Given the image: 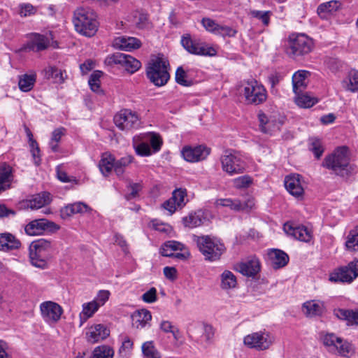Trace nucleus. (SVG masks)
I'll use <instances>...</instances> for the list:
<instances>
[{
    "mask_svg": "<svg viewBox=\"0 0 358 358\" xmlns=\"http://www.w3.org/2000/svg\"><path fill=\"white\" fill-rule=\"evenodd\" d=\"M159 327L160 329L164 333H171L173 336L176 338V333L178 332V330L172 324L170 321L162 320L159 324Z\"/></svg>",
    "mask_w": 358,
    "mask_h": 358,
    "instance_id": "nucleus-61",
    "label": "nucleus"
},
{
    "mask_svg": "<svg viewBox=\"0 0 358 358\" xmlns=\"http://www.w3.org/2000/svg\"><path fill=\"white\" fill-rule=\"evenodd\" d=\"M36 73L23 74L19 76L18 86L22 92H27L31 91L36 83Z\"/></svg>",
    "mask_w": 358,
    "mask_h": 358,
    "instance_id": "nucleus-36",
    "label": "nucleus"
},
{
    "mask_svg": "<svg viewBox=\"0 0 358 358\" xmlns=\"http://www.w3.org/2000/svg\"><path fill=\"white\" fill-rule=\"evenodd\" d=\"M141 298L145 303H152L155 302L157 299V289L155 287H151L142 295Z\"/></svg>",
    "mask_w": 358,
    "mask_h": 358,
    "instance_id": "nucleus-64",
    "label": "nucleus"
},
{
    "mask_svg": "<svg viewBox=\"0 0 358 358\" xmlns=\"http://www.w3.org/2000/svg\"><path fill=\"white\" fill-rule=\"evenodd\" d=\"M99 168L103 176H108L113 169L115 170L114 156L108 152L102 154L99 162Z\"/></svg>",
    "mask_w": 358,
    "mask_h": 358,
    "instance_id": "nucleus-32",
    "label": "nucleus"
},
{
    "mask_svg": "<svg viewBox=\"0 0 358 358\" xmlns=\"http://www.w3.org/2000/svg\"><path fill=\"white\" fill-rule=\"evenodd\" d=\"M181 43L188 52L196 55L201 41L192 40L189 36H182Z\"/></svg>",
    "mask_w": 358,
    "mask_h": 358,
    "instance_id": "nucleus-45",
    "label": "nucleus"
},
{
    "mask_svg": "<svg viewBox=\"0 0 358 358\" xmlns=\"http://www.w3.org/2000/svg\"><path fill=\"white\" fill-rule=\"evenodd\" d=\"M73 20L78 22H93L98 20V15L90 7H79L73 13Z\"/></svg>",
    "mask_w": 358,
    "mask_h": 358,
    "instance_id": "nucleus-24",
    "label": "nucleus"
},
{
    "mask_svg": "<svg viewBox=\"0 0 358 358\" xmlns=\"http://www.w3.org/2000/svg\"><path fill=\"white\" fill-rule=\"evenodd\" d=\"M134 148L136 153L141 157L150 156L153 154L150 146L147 143H137L135 138L134 139Z\"/></svg>",
    "mask_w": 358,
    "mask_h": 358,
    "instance_id": "nucleus-51",
    "label": "nucleus"
},
{
    "mask_svg": "<svg viewBox=\"0 0 358 358\" xmlns=\"http://www.w3.org/2000/svg\"><path fill=\"white\" fill-rule=\"evenodd\" d=\"M196 331L200 334L199 341L201 343L208 344L214 336V330L212 326L208 324L199 325L196 328Z\"/></svg>",
    "mask_w": 358,
    "mask_h": 358,
    "instance_id": "nucleus-41",
    "label": "nucleus"
},
{
    "mask_svg": "<svg viewBox=\"0 0 358 358\" xmlns=\"http://www.w3.org/2000/svg\"><path fill=\"white\" fill-rule=\"evenodd\" d=\"M51 248V243L41 238L33 241L29 246V258L33 266L44 268H45L46 258Z\"/></svg>",
    "mask_w": 358,
    "mask_h": 358,
    "instance_id": "nucleus-7",
    "label": "nucleus"
},
{
    "mask_svg": "<svg viewBox=\"0 0 358 358\" xmlns=\"http://www.w3.org/2000/svg\"><path fill=\"white\" fill-rule=\"evenodd\" d=\"M87 341L95 343L106 339L110 335V330L102 324H92L86 331Z\"/></svg>",
    "mask_w": 358,
    "mask_h": 358,
    "instance_id": "nucleus-18",
    "label": "nucleus"
},
{
    "mask_svg": "<svg viewBox=\"0 0 358 358\" xmlns=\"http://www.w3.org/2000/svg\"><path fill=\"white\" fill-rule=\"evenodd\" d=\"M114 350L109 345H101L96 347L90 358H113Z\"/></svg>",
    "mask_w": 358,
    "mask_h": 358,
    "instance_id": "nucleus-42",
    "label": "nucleus"
},
{
    "mask_svg": "<svg viewBox=\"0 0 358 358\" xmlns=\"http://www.w3.org/2000/svg\"><path fill=\"white\" fill-rule=\"evenodd\" d=\"M245 101L249 104L259 105L267 99V92L265 87L256 80L244 81L239 88Z\"/></svg>",
    "mask_w": 358,
    "mask_h": 358,
    "instance_id": "nucleus-4",
    "label": "nucleus"
},
{
    "mask_svg": "<svg viewBox=\"0 0 358 358\" xmlns=\"http://www.w3.org/2000/svg\"><path fill=\"white\" fill-rule=\"evenodd\" d=\"M202 25L207 31L223 37H231L236 33V29L224 24H202Z\"/></svg>",
    "mask_w": 358,
    "mask_h": 358,
    "instance_id": "nucleus-23",
    "label": "nucleus"
},
{
    "mask_svg": "<svg viewBox=\"0 0 358 358\" xmlns=\"http://www.w3.org/2000/svg\"><path fill=\"white\" fill-rule=\"evenodd\" d=\"M295 103L301 108H310L317 103V99L308 93L295 94Z\"/></svg>",
    "mask_w": 358,
    "mask_h": 358,
    "instance_id": "nucleus-40",
    "label": "nucleus"
},
{
    "mask_svg": "<svg viewBox=\"0 0 358 358\" xmlns=\"http://www.w3.org/2000/svg\"><path fill=\"white\" fill-rule=\"evenodd\" d=\"M285 187L290 194L301 199L304 194V182L301 176L297 173L290 174L285 178Z\"/></svg>",
    "mask_w": 358,
    "mask_h": 358,
    "instance_id": "nucleus-17",
    "label": "nucleus"
},
{
    "mask_svg": "<svg viewBox=\"0 0 358 358\" xmlns=\"http://www.w3.org/2000/svg\"><path fill=\"white\" fill-rule=\"evenodd\" d=\"M183 250V244L176 241H169L164 243L161 248V254L164 257H173L178 250Z\"/></svg>",
    "mask_w": 358,
    "mask_h": 358,
    "instance_id": "nucleus-39",
    "label": "nucleus"
},
{
    "mask_svg": "<svg viewBox=\"0 0 358 358\" xmlns=\"http://www.w3.org/2000/svg\"><path fill=\"white\" fill-rule=\"evenodd\" d=\"M169 62L163 55L151 58L146 67V76L157 87L165 85L170 79L168 71Z\"/></svg>",
    "mask_w": 358,
    "mask_h": 358,
    "instance_id": "nucleus-2",
    "label": "nucleus"
},
{
    "mask_svg": "<svg viewBox=\"0 0 358 358\" xmlns=\"http://www.w3.org/2000/svg\"><path fill=\"white\" fill-rule=\"evenodd\" d=\"M220 288L222 290H230L236 288L238 285L236 276L233 272L224 270L220 275Z\"/></svg>",
    "mask_w": 358,
    "mask_h": 358,
    "instance_id": "nucleus-31",
    "label": "nucleus"
},
{
    "mask_svg": "<svg viewBox=\"0 0 358 358\" xmlns=\"http://www.w3.org/2000/svg\"><path fill=\"white\" fill-rule=\"evenodd\" d=\"M20 242L11 234L4 233L0 234V250L10 251L19 248Z\"/></svg>",
    "mask_w": 358,
    "mask_h": 358,
    "instance_id": "nucleus-30",
    "label": "nucleus"
},
{
    "mask_svg": "<svg viewBox=\"0 0 358 358\" xmlns=\"http://www.w3.org/2000/svg\"><path fill=\"white\" fill-rule=\"evenodd\" d=\"M127 21L134 22H145L148 20V14L142 10L132 11L127 18Z\"/></svg>",
    "mask_w": 358,
    "mask_h": 358,
    "instance_id": "nucleus-57",
    "label": "nucleus"
},
{
    "mask_svg": "<svg viewBox=\"0 0 358 358\" xmlns=\"http://www.w3.org/2000/svg\"><path fill=\"white\" fill-rule=\"evenodd\" d=\"M273 342L272 336L264 331L250 334L243 338V343L246 347L259 351L269 348Z\"/></svg>",
    "mask_w": 358,
    "mask_h": 358,
    "instance_id": "nucleus-11",
    "label": "nucleus"
},
{
    "mask_svg": "<svg viewBox=\"0 0 358 358\" xmlns=\"http://www.w3.org/2000/svg\"><path fill=\"white\" fill-rule=\"evenodd\" d=\"M51 201L50 194L46 192L38 194L28 201V207L32 210H37L48 204Z\"/></svg>",
    "mask_w": 358,
    "mask_h": 358,
    "instance_id": "nucleus-34",
    "label": "nucleus"
},
{
    "mask_svg": "<svg viewBox=\"0 0 358 358\" xmlns=\"http://www.w3.org/2000/svg\"><path fill=\"white\" fill-rule=\"evenodd\" d=\"M323 343L330 351L337 352L342 356H348L352 352V345L334 334H326L323 338Z\"/></svg>",
    "mask_w": 358,
    "mask_h": 358,
    "instance_id": "nucleus-13",
    "label": "nucleus"
},
{
    "mask_svg": "<svg viewBox=\"0 0 358 358\" xmlns=\"http://www.w3.org/2000/svg\"><path fill=\"white\" fill-rule=\"evenodd\" d=\"M285 232L295 239L308 243L312 239V231L303 225H299L293 222H287L283 226Z\"/></svg>",
    "mask_w": 358,
    "mask_h": 358,
    "instance_id": "nucleus-16",
    "label": "nucleus"
},
{
    "mask_svg": "<svg viewBox=\"0 0 358 358\" xmlns=\"http://www.w3.org/2000/svg\"><path fill=\"white\" fill-rule=\"evenodd\" d=\"M341 6L338 1H330L320 4L317 8V14L322 20H328L329 17L334 14Z\"/></svg>",
    "mask_w": 358,
    "mask_h": 358,
    "instance_id": "nucleus-28",
    "label": "nucleus"
},
{
    "mask_svg": "<svg viewBox=\"0 0 358 358\" xmlns=\"http://www.w3.org/2000/svg\"><path fill=\"white\" fill-rule=\"evenodd\" d=\"M59 229V227L55 222L46 219H36L24 227V231L29 236H40L44 232L52 231Z\"/></svg>",
    "mask_w": 358,
    "mask_h": 358,
    "instance_id": "nucleus-12",
    "label": "nucleus"
},
{
    "mask_svg": "<svg viewBox=\"0 0 358 358\" xmlns=\"http://www.w3.org/2000/svg\"><path fill=\"white\" fill-rule=\"evenodd\" d=\"M310 73L305 70H299L292 76L293 91L295 94L303 92L308 85Z\"/></svg>",
    "mask_w": 358,
    "mask_h": 358,
    "instance_id": "nucleus-25",
    "label": "nucleus"
},
{
    "mask_svg": "<svg viewBox=\"0 0 358 358\" xmlns=\"http://www.w3.org/2000/svg\"><path fill=\"white\" fill-rule=\"evenodd\" d=\"M102 76V72L100 71H94L88 80L89 85L90 87V89L97 93V94H101L102 90L100 88V78Z\"/></svg>",
    "mask_w": 358,
    "mask_h": 358,
    "instance_id": "nucleus-49",
    "label": "nucleus"
},
{
    "mask_svg": "<svg viewBox=\"0 0 358 358\" xmlns=\"http://www.w3.org/2000/svg\"><path fill=\"white\" fill-rule=\"evenodd\" d=\"M358 277V261L351 262L347 266L335 269L329 275L332 282H352Z\"/></svg>",
    "mask_w": 358,
    "mask_h": 358,
    "instance_id": "nucleus-8",
    "label": "nucleus"
},
{
    "mask_svg": "<svg viewBox=\"0 0 358 358\" xmlns=\"http://www.w3.org/2000/svg\"><path fill=\"white\" fill-rule=\"evenodd\" d=\"M196 243L205 259L210 262L218 260L225 250L224 244L218 238L210 236L196 237Z\"/></svg>",
    "mask_w": 358,
    "mask_h": 358,
    "instance_id": "nucleus-3",
    "label": "nucleus"
},
{
    "mask_svg": "<svg viewBox=\"0 0 358 358\" xmlns=\"http://www.w3.org/2000/svg\"><path fill=\"white\" fill-rule=\"evenodd\" d=\"M268 255L274 268L284 267L289 262L288 255L282 250L278 249L271 250Z\"/></svg>",
    "mask_w": 358,
    "mask_h": 358,
    "instance_id": "nucleus-27",
    "label": "nucleus"
},
{
    "mask_svg": "<svg viewBox=\"0 0 358 358\" xmlns=\"http://www.w3.org/2000/svg\"><path fill=\"white\" fill-rule=\"evenodd\" d=\"M252 182V178L247 175L238 177L233 180L234 187L238 189L246 188L249 187Z\"/></svg>",
    "mask_w": 358,
    "mask_h": 358,
    "instance_id": "nucleus-60",
    "label": "nucleus"
},
{
    "mask_svg": "<svg viewBox=\"0 0 358 358\" xmlns=\"http://www.w3.org/2000/svg\"><path fill=\"white\" fill-rule=\"evenodd\" d=\"M196 55L214 57L217 53V48L206 43L201 42Z\"/></svg>",
    "mask_w": 358,
    "mask_h": 358,
    "instance_id": "nucleus-55",
    "label": "nucleus"
},
{
    "mask_svg": "<svg viewBox=\"0 0 358 358\" xmlns=\"http://www.w3.org/2000/svg\"><path fill=\"white\" fill-rule=\"evenodd\" d=\"M134 157L126 155L118 160L115 159V172L118 177H122L125 169L133 162Z\"/></svg>",
    "mask_w": 358,
    "mask_h": 358,
    "instance_id": "nucleus-44",
    "label": "nucleus"
},
{
    "mask_svg": "<svg viewBox=\"0 0 358 358\" xmlns=\"http://www.w3.org/2000/svg\"><path fill=\"white\" fill-rule=\"evenodd\" d=\"M345 246L348 250L358 251V226L351 230L348 235Z\"/></svg>",
    "mask_w": 358,
    "mask_h": 358,
    "instance_id": "nucleus-48",
    "label": "nucleus"
},
{
    "mask_svg": "<svg viewBox=\"0 0 358 358\" xmlns=\"http://www.w3.org/2000/svg\"><path fill=\"white\" fill-rule=\"evenodd\" d=\"M343 87L348 91L355 92L358 91V71L351 70L343 81Z\"/></svg>",
    "mask_w": 358,
    "mask_h": 358,
    "instance_id": "nucleus-38",
    "label": "nucleus"
},
{
    "mask_svg": "<svg viewBox=\"0 0 358 358\" xmlns=\"http://www.w3.org/2000/svg\"><path fill=\"white\" fill-rule=\"evenodd\" d=\"M133 347V341L128 336H125L122 342L118 352L123 358H127L131 355Z\"/></svg>",
    "mask_w": 358,
    "mask_h": 358,
    "instance_id": "nucleus-52",
    "label": "nucleus"
},
{
    "mask_svg": "<svg viewBox=\"0 0 358 358\" xmlns=\"http://www.w3.org/2000/svg\"><path fill=\"white\" fill-rule=\"evenodd\" d=\"M65 129L62 127L55 129L52 133L51 139L49 145L52 152L58 150V143L60 141L62 137L64 135Z\"/></svg>",
    "mask_w": 358,
    "mask_h": 358,
    "instance_id": "nucleus-50",
    "label": "nucleus"
},
{
    "mask_svg": "<svg viewBox=\"0 0 358 358\" xmlns=\"http://www.w3.org/2000/svg\"><path fill=\"white\" fill-rule=\"evenodd\" d=\"M250 15L256 20L262 21V22H268L270 20V16L271 15V11H260V10H252Z\"/></svg>",
    "mask_w": 358,
    "mask_h": 358,
    "instance_id": "nucleus-62",
    "label": "nucleus"
},
{
    "mask_svg": "<svg viewBox=\"0 0 358 358\" xmlns=\"http://www.w3.org/2000/svg\"><path fill=\"white\" fill-rule=\"evenodd\" d=\"M185 192L181 189H176L173 192L172 199L176 201L178 206L181 208L185 205Z\"/></svg>",
    "mask_w": 358,
    "mask_h": 358,
    "instance_id": "nucleus-63",
    "label": "nucleus"
},
{
    "mask_svg": "<svg viewBox=\"0 0 358 358\" xmlns=\"http://www.w3.org/2000/svg\"><path fill=\"white\" fill-rule=\"evenodd\" d=\"M210 153V149L205 145L197 146L186 145L181 150L182 158L191 163L198 162L204 160Z\"/></svg>",
    "mask_w": 358,
    "mask_h": 358,
    "instance_id": "nucleus-14",
    "label": "nucleus"
},
{
    "mask_svg": "<svg viewBox=\"0 0 358 358\" xmlns=\"http://www.w3.org/2000/svg\"><path fill=\"white\" fill-rule=\"evenodd\" d=\"M110 62L122 65L126 71L131 73L137 71L141 66L139 60L124 53L116 52L108 57Z\"/></svg>",
    "mask_w": 358,
    "mask_h": 358,
    "instance_id": "nucleus-15",
    "label": "nucleus"
},
{
    "mask_svg": "<svg viewBox=\"0 0 358 358\" xmlns=\"http://www.w3.org/2000/svg\"><path fill=\"white\" fill-rule=\"evenodd\" d=\"M220 160L222 171L229 176L243 173L245 170L246 164L243 155L235 150H226Z\"/></svg>",
    "mask_w": 358,
    "mask_h": 358,
    "instance_id": "nucleus-5",
    "label": "nucleus"
},
{
    "mask_svg": "<svg viewBox=\"0 0 358 358\" xmlns=\"http://www.w3.org/2000/svg\"><path fill=\"white\" fill-rule=\"evenodd\" d=\"M13 179L11 166L5 162L0 163V192L10 187Z\"/></svg>",
    "mask_w": 358,
    "mask_h": 358,
    "instance_id": "nucleus-26",
    "label": "nucleus"
},
{
    "mask_svg": "<svg viewBox=\"0 0 358 358\" xmlns=\"http://www.w3.org/2000/svg\"><path fill=\"white\" fill-rule=\"evenodd\" d=\"M141 352L143 358H162L161 352L157 350L152 341L143 343Z\"/></svg>",
    "mask_w": 358,
    "mask_h": 358,
    "instance_id": "nucleus-37",
    "label": "nucleus"
},
{
    "mask_svg": "<svg viewBox=\"0 0 358 358\" xmlns=\"http://www.w3.org/2000/svg\"><path fill=\"white\" fill-rule=\"evenodd\" d=\"M113 45L115 48L124 50L131 51L141 47V41L134 37L130 36H119L113 40Z\"/></svg>",
    "mask_w": 358,
    "mask_h": 358,
    "instance_id": "nucleus-19",
    "label": "nucleus"
},
{
    "mask_svg": "<svg viewBox=\"0 0 358 358\" xmlns=\"http://www.w3.org/2000/svg\"><path fill=\"white\" fill-rule=\"evenodd\" d=\"M176 81L185 87L190 86L192 83L191 80L187 79V73L182 67H178L176 71Z\"/></svg>",
    "mask_w": 358,
    "mask_h": 358,
    "instance_id": "nucleus-58",
    "label": "nucleus"
},
{
    "mask_svg": "<svg viewBox=\"0 0 358 358\" xmlns=\"http://www.w3.org/2000/svg\"><path fill=\"white\" fill-rule=\"evenodd\" d=\"M132 326L137 329H141L150 325L151 313L146 309L135 311L131 315Z\"/></svg>",
    "mask_w": 358,
    "mask_h": 358,
    "instance_id": "nucleus-22",
    "label": "nucleus"
},
{
    "mask_svg": "<svg viewBox=\"0 0 358 358\" xmlns=\"http://www.w3.org/2000/svg\"><path fill=\"white\" fill-rule=\"evenodd\" d=\"M115 125L121 130L136 129L141 124L138 115L131 109H122L114 117Z\"/></svg>",
    "mask_w": 358,
    "mask_h": 358,
    "instance_id": "nucleus-10",
    "label": "nucleus"
},
{
    "mask_svg": "<svg viewBox=\"0 0 358 358\" xmlns=\"http://www.w3.org/2000/svg\"><path fill=\"white\" fill-rule=\"evenodd\" d=\"M50 38L46 36L34 33L30 35V39L26 45L25 49L39 52L49 46Z\"/></svg>",
    "mask_w": 358,
    "mask_h": 358,
    "instance_id": "nucleus-21",
    "label": "nucleus"
},
{
    "mask_svg": "<svg viewBox=\"0 0 358 358\" xmlns=\"http://www.w3.org/2000/svg\"><path fill=\"white\" fill-rule=\"evenodd\" d=\"M127 189L129 192L125 194V198L127 200H131L138 196V193L142 189V185L140 182H129Z\"/></svg>",
    "mask_w": 358,
    "mask_h": 358,
    "instance_id": "nucleus-56",
    "label": "nucleus"
},
{
    "mask_svg": "<svg viewBox=\"0 0 358 358\" xmlns=\"http://www.w3.org/2000/svg\"><path fill=\"white\" fill-rule=\"evenodd\" d=\"M75 30L82 36H93L98 30L96 24H74Z\"/></svg>",
    "mask_w": 358,
    "mask_h": 358,
    "instance_id": "nucleus-43",
    "label": "nucleus"
},
{
    "mask_svg": "<svg viewBox=\"0 0 358 358\" xmlns=\"http://www.w3.org/2000/svg\"><path fill=\"white\" fill-rule=\"evenodd\" d=\"M336 316L350 322L358 324V310H343L340 309L336 311Z\"/></svg>",
    "mask_w": 358,
    "mask_h": 358,
    "instance_id": "nucleus-46",
    "label": "nucleus"
},
{
    "mask_svg": "<svg viewBox=\"0 0 358 358\" xmlns=\"http://www.w3.org/2000/svg\"><path fill=\"white\" fill-rule=\"evenodd\" d=\"M258 119L261 131L264 133H270L271 131L272 122L267 116L263 113H259L258 114Z\"/></svg>",
    "mask_w": 358,
    "mask_h": 358,
    "instance_id": "nucleus-59",
    "label": "nucleus"
},
{
    "mask_svg": "<svg viewBox=\"0 0 358 358\" xmlns=\"http://www.w3.org/2000/svg\"><path fill=\"white\" fill-rule=\"evenodd\" d=\"M348 148L346 146L337 148L334 152L325 157L323 166L335 174L345 177L352 173L355 168L350 163Z\"/></svg>",
    "mask_w": 358,
    "mask_h": 358,
    "instance_id": "nucleus-1",
    "label": "nucleus"
},
{
    "mask_svg": "<svg viewBox=\"0 0 358 358\" xmlns=\"http://www.w3.org/2000/svg\"><path fill=\"white\" fill-rule=\"evenodd\" d=\"M205 220L204 213L199 210L190 213L182 218V223L185 227L195 228L201 226Z\"/></svg>",
    "mask_w": 358,
    "mask_h": 358,
    "instance_id": "nucleus-29",
    "label": "nucleus"
},
{
    "mask_svg": "<svg viewBox=\"0 0 358 358\" xmlns=\"http://www.w3.org/2000/svg\"><path fill=\"white\" fill-rule=\"evenodd\" d=\"M40 313L43 320L49 325L57 324L61 319L64 310L57 303L52 301H45L39 306Z\"/></svg>",
    "mask_w": 358,
    "mask_h": 358,
    "instance_id": "nucleus-9",
    "label": "nucleus"
},
{
    "mask_svg": "<svg viewBox=\"0 0 358 358\" xmlns=\"http://www.w3.org/2000/svg\"><path fill=\"white\" fill-rule=\"evenodd\" d=\"M236 269L243 275L255 276L260 271V263L257 258L252 257L236 265Z\"/></svg>",
    "mask_w": 358,
    "mask_h": 358,
    "instance_id": "nucleus-20",
    "label": "nucleus"
},
{
    "mask_svg": "<svg viewBox=\"0 0 358 358\" xmlns=\"http://www.w3.org/2000/svg\"><path fill=\"white\" fill-rule=\"evenodd\" d=\"M324 310L322 302L316 300H311L303 304V312L308 317L320 315Z\"/></svg>",
    "mask_w": 358,
    "mask_h": 358,
    "instance_id": "nucleus-33",
    "label": "nucleus"
},
{
    "mask_svg": "<svg viewBox=\"0 0 358 358\" xmlns=\"http://www.w3.org/2000/svg\"><path fill=\"white\" fill-rule=\"evenodd\" d=\"M45 73L48 79H54L57 83H62L64 80L62 71L55 66H48L45 69Z\"/></svg>",
    "mask_w": 358,
    "mask_h": 358,
    "instance_id": "nucleus-53",
    "label": "nucleus"
},
{
    "mask_svg": "<svg viewBox=\"0 0 358 358\" xmlns=\"http://www.w3.org/2000/svg\"><path fill=\"white\" fill-rule=\"evenodd\" d=\"M144 138L150 141V148L153 153L157 152L161 150L163 141L158 134L154 132L148 133L144 134Z\"/></svg>",
    "mask_w": 358,
    "mask_h": 358,
    "instance_id": "nucleus-47",
    "label": "nucleus"
},
{
    "mask_svg": "<svg viewBox=\"0 0 358 358\" xmlns=\"http://www.w3.org/2000/svg\"><path fill=\"white\" fill-rule=\"evenodd\" d=\"M314 47L311 38L304 34L292 33L288 37L287 51L294 57L310 53Z\"/></svg>",
    "mask_w": 358,
    "mask_h": 358,
    "instance_id": "nucleus-6",
    "label": "nucleus"
},
{
    "mask_svg": "<svg viewBox=\"0 0 358 358\" xmlns=\"http://www.w3.org/2000/svg\"><path fill=\"white\" fill-rule=\"evenodd\" d=\"M100 307L96 301H92L88 303L83 304V309L80 312L79 317L80 320V326L83 325L89 318L93 316V315L99 310Z\"/></svg>",
    "mask_w": 358,
    "mask_h": 358,
    "instance_id": "nucleus-35",
    "label": "nucleus"
},
{
    "mask_svg": "<svg viewBox=\"0 0 358 358\" xmlns=\"http://www.w3.org/2000/svg\"><path fill=\"white\" fill-rule=\"evenodd\" d=\"M215 204L217 208L220 206L229 207L231 210L238 211L241 206V201L237 199L232 200L231 199H219L215 201Z\"/></svg>",
    "mask_w": 358,
    "mask_h": 358,
    "instance_id": "nucleus-54",
    "label": "nucleus"
}]
</instances>
